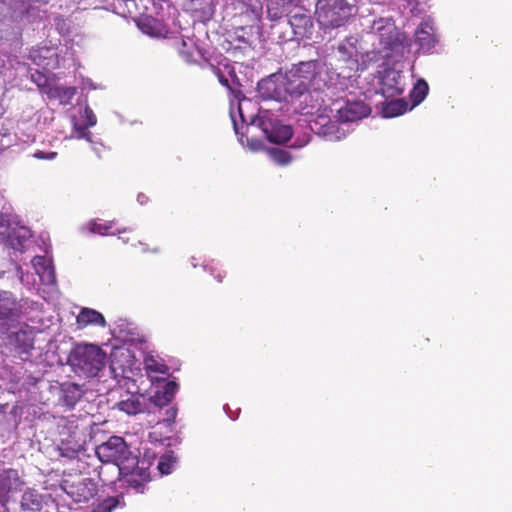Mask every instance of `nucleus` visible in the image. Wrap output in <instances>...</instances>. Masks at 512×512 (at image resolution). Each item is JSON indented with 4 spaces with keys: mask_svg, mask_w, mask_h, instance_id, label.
Returning <instances> with one entry per match:
<instances>
[{
    "mask_svg": "<svg viewBox=\"0 0 512 512\" xmlns=\"http://www.w3.org/2000/svg\"><path fill=\"white\" fill-rule=\"evenodd\" d=\"M297 77L290 70L286 73L272 74L258 83V90L265 99L292 102L309 89L303 80Z\"/></svg>",
    "mask_w": 512,
    "mask_h": 512,
    "instance_id": "obj_1",
    "label": "nucleus"
},
{
    "mask_svg": "<svg viewBox=\"0 0 512 512\" xmlns=\"http://www.w3.org/2000/svg\"><path fill=\"white\" fill-rule=\"evenodd\" d=\"M95 453L102 463L111 464L117 472H127L139 463L138 457L131 452L120 436H111L96 447Z\"/></svg>",
    "mask_w": 512,
    "mask_h": 512,
    "instance_id": "obj_2",
    "label": "nucleus"
},
{
    "mask_svg": "<svg viewBox=\"0 0 512 512\" xmlns=\"http://www.w3.org/2000/svg\"><path fill=\"white\" fill-rule=\"evenodd\" d=\"M378 60V53L371 51L362 53L359 49V40L355 36H348L337 46V61L339 67L347 70V77L351 72L365 70L371 61Z\"/></svg>",
    "mask_w": 512,
    "mask_h": 512,
    "instance_id": "obj_3",
    "label": "nucleus"
},
{
    "mask_svg": "<svg viewBox=\"0 0 512 512\" xmlns=\"http://www.w3.org/2000/svg\"><path fill=\"white\" fill-rule=\"evenodd\" d=\"M106 353L97 345L79 344L71 352L69 360L80 373L93 377L104 367Z\"/></svg>",
    "mask_w": 512,
    "mask_h": 512,
    "instance_id": "obj_4",
    "label": "nucleus"
},
{
    "mask_svg": "<svg viewBox=\"0 0 512 512\" xmlns=\"http://www.w3.org/2000/svg\"><path fill=\"white\" fill-rule=\"evenodd\" d=\"M353 5L347 0H318L316 16L324 28H339L353 15Z\"/></svg>",
    "mask_w": 512,
    "mask_h": 512,
    "instance_id": "obj_5",
    "label": "nucleus"
},
{
    "mask_svg": "<svg viewBox=\"0 0 512 512\" xmlns=\"http://www.w3.org/2000/svg\"><path fill=\"white\" fill-rule=\"evenodd\" d=\"M60 487L75 503H87L98 493V484L81 476L69 475L62 480Z\"/></svg>",
    "mask_w": 512,
    "mask_h": 512,
    "instance_id": "obj_6",
    "label": "nucleus"
},
{
    "mask_svg": "<svg viewBox=\"0 0 512 512\" xmlns=\"http://www.w3.org/2000/svg\"><path fill=\"white\" fill-rule=\"evenodd\" d=\"M286 21L291 28L292 40L301 41L311 38L314 31V22L307 11L299 10Z\"/></svg>",
    "mask_w": 512,
    "mask_h": 512,
    "instance_id": "obj_7",
    "label": "nucleus"
},
{
    "mask_svg": "<svg viewBox=\"0 0 512 512\" xmlns=\"http://www.w3.org/2000/svg\"><path fill=\"white\" fill-rule=\"evenodd\" d=\"M258 34L259 28L254 26V24L235 28L233 33L230 34L229 43L231 49L234 51L239 50L243 53L252 50Z\"/></svg>",
    "mask_w": 512,
    "mask_h": 512,
    "instance_id": "obj_8",
    "label": "nucleus"
},
{
    "mask_svg": "<svg viewBox=\"0 0 512 512\" xmlns=\"http://www.w3.org/2000/svg\"><path fill=\"white\" fill-rule=\"evenodd\" d=\"M234 16L244 18L247 23L257 24L263 13L261 0H232Z\"/></svg>",
    "mask_w": 512,
    "mask_h": 512,
    "instance_id": "obj_9",
    "label": "nucleus"
},
{
    "mask_svg": "<svg viewBox=\"0 0 512 512\" xmlns=\"http://www.w3.org/2000/svg\"><path fill=\"white\" fill-rule=\"evenodd\" d=\"M118 477L124 481L127 487L136 493H143L146 484L150 481V473L147 468L139 467L138 464L129 471H118Z\"/></svg>",
    "mask_w": 512,
    "mask_h": 512,
    "instance_id": "obj_10",
    "label": "nucleus"
},
{
    "mask_svg": "<svg viewBox=\"0 0 512 512\" xmlns=\"http://www.w3.org/2000/svg\"><path fill=\"white\" fill-rule=\"evenodd\" d=\"M371 113L370 107L363 101L346 102V104L337 111L339 121L347 123L361 120Z\"/></svg>",
    "mask_w": 512,
    "mask_h": 512,
    "instance_id": "obj_11",
    "label": "nucleus"
},
{
    "mask_svg": "<svg viewBox=\"0 0 512 512\" xmlns=\"http://www.w3.org/2000/svg\"><path fill=\"white\" fill-rule=\"evenodd\" d=\"M138 28L146 35L154 38H166L169 27L162 21L152 16H144L137 21Z\"/></svg>",
    "mask_w": 512,
    "mask_h": 512,
    "instance_id": "obj_12",
    "label": "nucleus"
},
{
    "mask_svg": "<svg viewBox=\"0 0 512 512\" xmlns=\"http://www.w3.org/2000/svg\"><path fill=\"white\" fill-rule=\"evenodd\" d=\"M299 0H268L267 18L270 21H280L284 19L292 8H296Z\"/></svg>",
    "mask_w": 512,
    "mask_h": 512,
    "instance_id": "obj_13",
    "label": "nucleus"
},
{
    "mask_svg": "<svg viewBox=\"0 0 512 512\" xmlns=\"http://www.w3.org/2000/svg\"><path fill=\"white\" fill-rule=\"evenodd\" d=\"M189 10L202 21L210 20L215 13V0H186Z\"/></svg>",
    "mask_w": 512,
    "mask_h": 512,
    "instance_id": "obj_14",
    "label": "nucleus"
},
{
    "mask_svg": "<svg viewBox=\"0 0 512 512\" xmlns=\"http://www.w3.org/2000/svg\"><path fill=\"white\" fill-rule=\"evenodd\" d=\"M117 407L128 415L142 413L146 409L145 397L141 394H130L126 399L119 401Z\"/></svg>",
    "mask_w": 512,
    "mask_h": 512,
    "instance_id": "obj_15",
    "label": "nucleus"
},
{
    "mask_svg": "<svg viewBox=\"0 0 512 512\" xmlns=\"http://www.w3.org/2000/svg\"><path fill=\"white\" fill-rule=\"evenodd\" d=\"M21 480L16 469L8 468L0 470V497L5 496L11 490L21 486Z\"/></svg>",
    "mask_w": 512,
    "mask_h": 512,
    "instance_id": "obj_16",
    "label": "nucleus"
},
{
    "mask_svg": "<svg viewBox=\"0 0 512 512\" xmlns=\"http://www.w3.org/2000/svg\"><path fill=\"white\" fill-rule=\"evenodd\" d=\"M318 62L316 60L300 62L294 65L290 71L298 76L299 80H303L304 84L310 87L311 83L317 75Z\"/></svg>",
    "mask_w": 512,
    "mask_h": 512,
    "instance_id": "obj_17",
    "label": "nucleus"
},
{
    "mask_svg": "<svg viewBox=\"0 0 512 512\" xmlns=\"http://www.w3.org/2000/svg\"><path fill=\"white\" fill-rule=\"evenodd\" d=\"M211 69L213 73L218 78V81L226 87L231 92L234 91L235 86H239V79L236 75L235 69L233 66L226 64L224 65V70H222L220 67L211 65Z\"/></svg>",
    "mask_w": 512,
    "mask_h": 512,
    "instance_id": "obj_18",
    "label": "nucleus"
},
{
    "mask_svg": "<svg viewBox=\"0 0 512 512\" xmlns=\"http://www.w3.org/2000/svg\"><path fill=\"white\" fill-rule=\"evenodd\" d=\"M20 313V305L10 292L0 294V319L17 317Z\"/></svg>",
    "mask_w": 512,
    "mask_h": 512,
    "instance_id": "obj_19",
    "label": "nucleus"
},
{
    "mask_svg": "<svg viewBox=\"0 0 512 512\" xmlns=\"http://www.w3.org/2000/svg\"><path fill=\"white\" fill-rule=\"evenodd\" d=\"M76 323L79 328H84L88 325H99L102 327L106 326V321L103 315L90 308H82L79 315L77 316Z\"/></svg>",
    "mask_w": 512,
    "mask_h": 512,
    "instance_id": "obj_20",
    "label": "nucleus"
},
{
    "mask_svg": "<svg viewBox=\"0 0 512 512\" xmlns=\"http://www.w3.org/2000/svg\"><path fill=\"white\" fill-rule=\"evenodd\" d=\"M267 139L273 143H285L289 141L293 135L292 127L289 125H275L271 131L264 129Z\"/></svg>",
    "mask_w": 512,
    "mask_h": 512,
    "instance_id": "obj_21",
    "label": "nucleus"
},
{
    "mask_svg": "<svg viewBox=\"0 0 512 512\" xmlns=\"http://www.w3.org/2000/svg\"><path fill=\"white\" fill-rule=\"evenodd\" d=\"M145 370L148 374H161L167 375L169 372V367L166 365L165 361L158 356L147 355L144 358Z\"/></svg>",
    "mask_w": 512,
    "mask_h": 512,
    "instance_id": "obj_22",
    "label": "nucleus"
},
{
    "mask_svg": "<svg viewBox=\"0 0 512 512\" xmlns=\"http://www.w3.org/2000/svg\"><path fill=\"white\" fill-rule=\"evenodd\" d=\"M41 496L33 492H25L21 499V512H40Z\"/></svg>",
    "mask_w": 512,
    "mask_h": 512,
    "instance_id": "obj_23",
    "label": "nucleus"
},
{
    "mask_svg": "<svg viewBox=\"0 0 512 512\" xmlns=\"http://www.w3.org/2000/svg\"><path fill=\"white\" fill-rule=\"evenodd\" d=\"M81 398V390L77 384L69 383L62 388L63 403L72 408Z\"/></svg>",
    "mask_w": 512,
    "mask_h": 512,
    "instance_id": "obj_24",
    "label": "nucleus"
},
{
    "mask_svg": "<svg viewBox=\"0 0 512 512\" xmlns=\"http://www.w3.org/2000/svg\"><path fill=\"white\" fill-rule=\"evenodd\" d=\"M14 343L23 353H28L34 346V337L31 331L19 330L14 333Z\"/></svg>",
    "mask_w": 512,
    "mask_h": 512,
    "instance_id": "obj_25",
    "label": "nucleus"
},
{
    "mask_svg": "<svg viewBox=\"0 0 512 512\" xmlns=\"http://www.w3.org/2000/svg\"><path fill=\"white\" fill-rule=\"evenodd\" d=\"M428 91L427 82L424 79L417 80L409 94L412 106L419 105L426 98Z\"/></svg>",
    "mask_w": 512,
    "mask_h": 512,
    "instance_id": "obj_26",
    "label": "nucleus"
},
{
    "mask_svg": "<svg viewBox=\"0 0 512 512\" xmlns=\"http://www.w3.org/2000/svg\"><path fill=\"white\" fill-rule=\"evenodd\" d=\"M273 24L270 26V35L274 40L278 42H284L288 40H292L291 34L286 30L287 21L282 19L280 21H272Z\"/></svg>",
    "mask_w": 512,
    "mask_h": 512,
    "instance_id": "obj_27",
    "label": "nucleus"
},
{
    "mask_svg": "<svg viewBox=\"0 0 512 512\" xmlns=\"http://www.w3.org/2000/svg\"><path fill=\"white\" fill-rule=\"evenodd\" d=\"M43 93L47 94L49 98L55 99L67 97L70 99L76 93V89L74 87L54 86L48 82L47 86L43 90Z\"/></svg>",
    "mask_w": 512,
    "mask_h": 512,
    "instance_id": "obj_28",
    "label": "nucleus"
},
{
    "mask_svg": "<svg viewBox=\"0 0 512 512\" xmlns=\"http://www.w3.org/2000/svg\"><path fill=\"white\" fill-rule=\"evenodd\" d=\"M416 42L419 45L420 49L423 51H429L436 44V38L433 34L428 32L424 28H419L416 31Z\"/></svg>",
    "mask_w": 512,
    "mask_h": 512,
    "instance_id": "obj_29",
    "label": "nucleus"
},
{
    "mask_svg": "<svg viewBox=\"0 0 512 512\" xmlns=\"http://www.w3.org/2000/svg\"><path fill=\"white\" fill-rule=\"evenodd\" d=\"M268 155L273 162L280 166H286L293 160L289 151L280 148H271L268 150Z\"/></svg>",
    "mask_w": 512,
    "mask_h": 512,
    "instance_id": "obj_30",
    "label": "nucleus"
},
{
    "mask_svg": "<svg viewBox=\"0 0 512 512\" xmlns=\"http://www.w3.org/2000/svg\"><path fill=\"white\" fill-rule=\"evenodd\" d=\"M119 504L118 496H108L99 500L93 507V512H112Z\"/></svg>",
    "mask_w": 512,
    "mask_h": 512,
    "instance_id": "obj_31",
    "label": "nucleus"
},
{
    "mask_svg": "<svg viewBox=\"0 0 512 512\" xmlns=\"http://www.w3.org/2000/svg\"><path fill=\"white\" fill-rule=\"evenodd\" d=\"M407 106V103L403 99L393 100L389 102L385 108L386 116H399L406 112Z\"/></svg>",
    "mask_w": 512,
    "mask_h": 512,
    "instance_id": "obj_32",
    "label": "nucleus"
},
{
    "mask_svg": "<svg viewBox=\"0 0 512 512\" xmlns=\"http://www.w3.org/2000/svg\"><path fill=\"white\" fill-rule=\"evenodd\" d=\"M393 74V81H394V85H389L388 84V80H389V77H390V74H387L383 80H382V83L384 86H387V89L385 90V92L387 93H390L391 95H399L402 93L403 91V87L400 83L399 80L396 79V75L395 73H392Z\"/></svg>",
    "mask_w": 512,
    "mask_h": 512,
    "instance_id": "obj_33",
    "label": "nucleus"
},
{
    "mask_svg": "<svg viewBox=\"0 0 512 512\" xmlns=\"http://www.w3.org/2000/svg\"><path fill=\"white\" fill-rule=\"evenodd\" d=\"M53 54L54 52L52 51V49L48 47H42L39 49L32 50L30 52V57L37 65H42L41 57L49 58Z\"/></svg>",
    "mask_w": 512,
    "mask_h": 512,
    "instance_id": "obj_34",
    "label": "nucleus"
},
{
    "mask_svg": "<svg viewBox=\"0 0 512 512\" xmlns=\"http://www.w3.org/2000/svg\"><path fill=\"white\" fill-rule=\"evenodd\" d=\"M177 49L180 54V56L183 58V60L187 63H191L194 58L193 51L190 49H187V42L184 39H180L177 42Z\"/></svg>",
    "mask_w": 512,
    "mask_h": 512,
    "instance_id": "obj_35",
    "label": "nucleus"
},
{
    "mask_svg": "<svg viewBox=\"0 0 512 512\" xmlns=\"http://www.w3.org/2000/svg\"><path fill=\"white\" fill-rule=\"evenodd\" d=\"M150 401L157 407L162 408L164 406L169 405L172 402L171 398H168L167 395H164L163 392L158 390L152 397H150Z\"/></svg>",
    "mask_w": 512,
    "mask_h": 512,
    "instance_id": "obj_36",
    "label": "nucleus"
},
{
    "mask_svg": "<svg viewBox=\"0 0 512 512\" xmlns=\"http://www.w3.org/2000/svg\"><path fill=\"white\" fill-rule=\"evenodd\" d=\"M173 461L171 456H163L158 462V470L161 474L168 475L171 473Z\"/></svg>",
    "mask_w": 512,
    "mask_h": 512,
    "instance_id": "obj_37",
    "label": "nucleus"
},
{
    "mask_svg": "<svg viewBox=\"0 0 512 512\" xmlns=\"http://www.w3.org/2000/svg\"><path fill=\"white\" fill-rule=\"evenodd\" d=\"M111 228H112L111 222L102 223V222L93 221L91 223V231L94 233H99L101 235L108 234V232Z\"/></svg>",
    "mask_w": 512,
    "mask_h": 512,
    "instance_id": "obj_38",
    "label": "nucleus"
},
{
    "mask_svg": "<svg viewBox=\"0 0 512 512\" xmlns=\"http://www.w3.org/2000/svg\"><path fill=\"white\" fill-rule=\"evenodd\" d=\"M178 388L179 386L175 381H168L160 391L163 392L164 395H167L168 398L173 400L176 392L178 391Z\"/></svg>",
    "mask_w": 512,
    "mask_h": 512,
    "instance_id": "obj_39",
    "label": "nucleus"
},
{
    "mask_svg": "<svg viewBox=\"0 0 512 512\" xmlns=\"http://www.w3.org/2000/svg\"><path fill=\"white\" fill-rule=\"evenodd\" d=\"M32 80L37 84V86L40 88L42 92L49 82L48 78L40 72H36L35 74H33Z\"/></svg>",
    "mask_w": 512,
    "mask_h": 512,
    "instance_id": "obj_40",
    "label": "nucleus"
},
{
    "mask_svg": "<svg viewBox=\"0 0 512 512\" xmlns=\"http://www.w3.org/2000/svg\"><path fill=\"white\" fill-rule=\"evenodd\" d=\"M61 455L68 458H75L77 453L80 451V446L77 448H68L65 446L64 443H62V446L60 447Z\"/></svg>",
    "mask_w": 512,
    "mask_h": 512,
    "instance_id": "obj_41",
    "label": "nucleus"
},
{
    "mask_svg": "<svg viewBox=\"0 0 512 512\" xmlns=\"http://www.w3.org/2000/svg\"><path fill=\"white\" fill-rule=\"evenodd\" d=\"M211 274L217 280V282L221 283L223 282V279L226 277L227 272L224 269H222V267L215 266L211 268Z\"/></svg>",
    "mask_w": 512,
    "mask_h": 512,
    "instance_id": "obj_42",
    "label": "nucleus"
},
{
    "mask_svg": "<svg viewBox=\"0 0 512 512\" xmlns=\"http://www.w3.org/2000/svg\"><path fill=\"white\" fill-rule=\"evenodd\" d=\"M85 117H86V125L87 126L92 127L96 124L97 118H96L95 114L93 113V111L89 107H86V109H85Z\"/></svg>",
    "mask_w": 512,
    "mask_h": 512,
    "instance_id": "obj_43",
    "label": "nucleus"
},
{
    "mask_svg": "<svg viewBox=\"0 0 512 512\" xmlns=\"http://www.w3.org/2000/svg\"><path fill=\"white\" fill-rule=\"evenodd\" d=\"M56 155H57L56 152H51L48 155H46V153L43 151H37V152H35L34 157H36L38 159H53L56 157Z\"/></svg>",
    "mask_w": 512,
    "mask_h": 512,
    "instance_id": "obj_44",
    "label": "nucleus"
},
{
    "mask_svg": "<svg viewBox=\"0 0 512 512\" xmlns=\"http://www.w3.org/2000/svg\"><path fill=\"white\" fill-rule=\"evenodd\" d=\"M381 43L385 45V47H388L391 50H394L397 46H399L401 43L398 41L397 38L391 41H385L383 38L381 39Z\"/></svg>",
    "mask_w": 512,
    "mask_h": 512,
    "instance_id": "obj_45",
    "label": "nucleus"
},
{
    "mask_svg": "<svg viewBox=\"0 0 512 512\" xmlns=\"http://www.w3.org/2000/svg\"><path fill=\"white\" fill-rule=\"evenodd\" d=\"M102 470H103V467H101V470L99 471V477L102 478ZM102 481H104V479H101Z\"/></svg>",
    "mask_w": 512,
    "mask_h": 512,
    "instance_id": "obj_46",
    "label": "nucleus"
},
{
    "mask_svg": "<svg viewBox=\"0 0 512 512\" xmlns=\"http://www.w3.org/2000/svg\"><path fill=\"white\" fill-rule=\"evenodd\" d=\"M335 126L332 124L331 126L327 127V129H333Z\"/></svg>",
    "mask_w": 512,
    "mask_h": 512,
    "instance_id": "obj_47",
    "label": "nucleus"
}]
</instances>
